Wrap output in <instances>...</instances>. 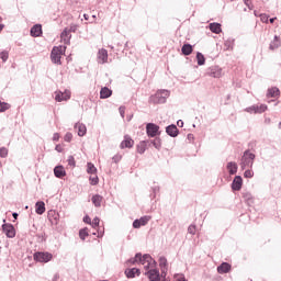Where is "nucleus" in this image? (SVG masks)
<instances>
[{
  "label": "nucleus",
  "mask_w": 281,
  "mask_h": 281,
  "mask_svg": "<svg viewBox=\"0 0 281 281\" xmlns=\"http://www.w3.org/2000/svg\"><path fill=\"white\" fill-rule=\"evenodd\" d=\"M97 63L99 65H106L109 63V52L104 48L98 50Z\"/></svg>",
  "instance_id": "nucleus-7"
},
{
  "label": "nucleus",
  "mask_w": 281,
  "mask_h": 281,
  "mask_svg": "<svg viewBox=\"0 0 281 281\" xmlns=\"http://www.w3.org/2000/svg\"><path fill=\"white\" fill-rule=\"evenodd\" d=\"M196 61L200 67L205 65V56L202 53H196Z\"/></svg>",
  "instance_id": "nucleus-34"
},
{
  "label": "nucleus",
  "mask_w": 281,
  "mask_h": 281,
  "mask_svg": "<svg viewBox=\"0 0 281 281\" xmlns=\"http://www.w3.org/2000/svg\"><path fill=\"white\" fill-rule=\"evenodd\" d=\"M119 111H120L121 117H124V113H125V111H126V108L121 106V108L119 109Z\"/></svg>",
  "instance_id": "nucleus-56"
},
{
  "label": "nucleus",
  "mask_w": 281,
  "mask_h": 281,
  "mask_svg": "<svg viewBox=\"0 0 281 281\" xmlns=\"http://www.w3.org/2000/svg\"><path fill=\"white\" fill-rule=\"evenodd\" d=\"M133 227H134V229H139V227H143L139 220H135L133 222Z\"/></svg>",
  "instance_id": "nucleus-53"
},
{
  "label": "nucleus",
  "mask_w": 281,
  "mask_h": 281,
  "mask_svg": "<svg viewBox=\"0 0 281 281\" xmlns=\"http://www.w3.org/2000/svg\"><path fill=\"white\" fill-rule=\"evenodd\" d=\"M232 271V265L227 262H222L217 267V273L224 274V273H229Z\"/></svg>",
  "instance_id": "nucleus-16"
},
{
  "label": "nucleus",
  "mask_w": 281,
  "mask_h": 281,
  "mask_svg": "<svg viewBox=\"0 0 281 281\" xmlns=\"http://www.w3.org/2000/svg\"><path fill=\"white\" fill-rule=\"evenodd\" d=\"M2 232L5 234L7 238H14V236H16V229L14 228V225L10 223H4L2 225Z\"/></svg>",
  "instance_id": "nucleus-6"
},
{
  "label": "nucleus",
  "mask_w": 281,
  "mask_h": 281,
  "mask_svg": "<svg viewBox=\"0 0 281 281\" xmlns=\"http://www.w3.org/2000/svg\"><path fill=\"white\" fill-rule=\"evenodd\" d=\"M66 49L67 47L65 46H54L50 53L52 63L55 65H61L60 59L63 58V54H65Z\"/></svg>",
  "instance_id": "nucleus-3"
},
{
  "label": "nucleus",
  "mask_w": 281,
  "mask_h": 281,
  "mask_svg": "<svg viewBox=\"0 0 281 281\" xmlns=\"http://www.w3.org/2000/svg\"><path fill=\"white\" fill-rule=\"evenodd\" d=\"M89 181L91 186H98L100 179L98 178V175L94 173V176H90Z\"/></svg>",
  "instance_id": "nucleus-39"
},
{
  "label": "nucleus",
  "mask_w": 281,
  "mask_h": 281,
  "mask_svg": "<svg viewBox=\"0 0 281 281\" xmlns=\"http://www.w3.org/2000/svg\"><path fill=\"white\" fill-rule=\"evenodd\" d=\"M146 133L148 137H157V135H159V125L155 123H148L146 125Z\"/></svg>",
  "instance_id": "nucleus-9"
},
{
  "label": "nucleus",
  "mask_w": 281,
  "mask_h": 281,
  "mask_svg": "<svg viewBox=\"0 0 281 281\" xmlns=\"http://www.w3.org/2000/svg\"><path fill=\"white\" fill-rule=\"evenodd\" d=\"M75 128H77L79 137H85V135H87V125H85V123H76Z\"/></svg>",
  "instance_id": "nucleus-18"
},
{
  "label": "nucleus",
  "mask_w": 281,
  "mask_h": 281,
  "mask_svg": "<svg viewBox=\"0 0 281 281\" xmlns=\"http://www.w3.org/2000/svg\"><path fill=\"white\" fill-rule=\"evenodd\" d=\"M0 58L2 63H8V58H10V53H8V50H2L0 53Z\"/></svg>",
  "instance_id": "nucleus-37"
},
{
  "label": "nucleus",
  "mask_w": 281,
  "mask_h": 281,
  "mask_svg": "<svg viewBox=\"0 0 281 281\" xmlns=\"http://www.w3.org/2000/svg\"><path fill=\"white\" fill-rule=\"evenodd\" d=\"M245 111L247 113H257L256 112V105L248 106V108L245 109Z\"/></svg>",
  "instance_id": "nucleus-52"
},
{
  "label": "nucleus",
  "mask_w": 281,
  "mask_h": 281,
  "mask_svg": "<svg viewBox=\"0 0 281 281\" xmlns=\"http://www.w3.org/2000/svg\"><path fill=\"white\" fill-rule=\"evenodd\" d=\"M255 160L256 154L251 153L249 149L245 150L239 162L241 170H245L246 168H254Z\"/></svg>",
  "instance_id": "nucleus-2"
},
{
  "label": "nucleus",
  "mask_w": 281,
  "mask_h": 281,
  "mask_svg": "<svg viewBox=\"0 0 281 281\" xmlns=\"http://www.w3.org/2000/svg\"><path fill=\"white\" fill-rule=\"evenodd\" d=\"M169 98L170 92L168 90H158L155 94L149 97V102L151 104H166Z\"/></svg>",
  "instance_id": "nucleus-1"
},
{
  "label": "nucleus",
  "mask_w": 281,
  "mask_h": 281,
  "mask_svg": "<svg viewBox=\"0 0 281 281\" xmlns=\"http://www.w3.org/2000/svg\"><path fill=\"white\" fill-rule=\"evenodd\" d=\"M243 196L248 203H251V201H254V195H251V192H245L243 193Z\"/></svg>",
  "instance_id": "nucleus-42"
},
{
  "label": "nucleus",
  "mask_w": 281,
  "mask_h": 281,
  "mask_svg": "<svg viewBox=\"0 0 281 281\" xmlns=\"http://www.w3.org/2000/svg\"><path fill=\"white\" fill-rule=\"evenodd\" d=\"M142 271L138 268H132L125 270L126 278H135L136 276H140Z\"/></svg>",
  "instance_id": "nucleus-21"
},
{
  "label": "nucleus",
  "mask_w": 281,
  "mask_h": 281,
  "mask_svg": "<svg viewBox=\"0 0 281 281\" xmlns=\"http://www.w3.org/2000/svg\"><path fill=\"white\" fill-rule=\"evenodd\" d=\"M112 160L114 161V164H119V161H122V156L115 155L113 156Z\"/></svg>",
  "instance_id": "nucleus-54"
},
{
  "label": "nucleus",
  "mask_w": 281,
  "mask_h": 281,
  "mask_svg": "<svg viewBox=\"0 0 281 281\" xmlns=\"http://www.w3.org/2000/svg\"><path fill=\"white\" fill-rule=\"evenodd\" d=\"M244 177H245V179H252V177H254V170L247 169V170L244 172Z\"/></svg>",
  "instance_id": "nucleus-45"
},
{
  "label": "nucleus",
  "mask_w": 281,
  "mask_h": 281,
  "mask_svg": "<svg viewBox=\"0 0 281 281\" xmlns=\"http://www.w3.org/2000/svg\"><path fill=\"white\" fill-rule=\"evenodd\" d=\"M33 258L36 262H49V260L53 258V255L49 252H35Z\"/></svg>",
  "instance_id": "nucleus-8"
},
{
  "label": "nucleus",
  "mask_w": 281,
  "mask_h": 281,
  "mask_svg": "<svg viewBox=\"0 0 281 281\" xmlns=\"http://www.w3.org/2000/svg\"><path fill=\"white\" fill-rule=\"evenodd\" d=\"M58 139H60V134L55 133V134L53 135V142H58Z\"/></svg>",
  "instance_id": "nucleus-58"
},
{
  "label": "nucleus",
  "mask_w": 281,
  "mask_h": 281,
  "mask_svg": "<svg viewBox=\"0 0 281 281\" xmlns=\"http://www.w3.org/2000/svg\"><path fill=\"white\" fill-rule=\"evenodd\" d=\"M148 221H150V218H148L147 216L140 217L138 220V222H140V225L144 227V225L148 224Z\"/></svg>",
  "instance_id": "nucleus-49"
},
{
  "label": "nucleus",
  "mask_w": 281,
  "mask_h": 281,
  "mask_svg": "<svg viewBox=\"0 0 281 281\" xmlns=\"http://www.w3.org/2000/svg\"><path fill=\"white\" fill-rule=\"evenodd\" d=\"M159 186H155V187H151V193H150V199L151 201H155V199H157V194H159Z\"/></svg>",
  "instance_id": "nucleus-33"
},
{
  "label": "nucleus",
  "mask_w": 281,
  "mask_h": 281,
  "mask_svg": "<svg viewBox=\"0 0 281 281\" xmlns=\"http://www.w3.org/2000/svg\"><path fill=\"white\" fill-rule=\"evenodd\" d=\"M188 234H191V236H194V234H196V226L194 224H191L188 227Z\"/></svg>",
  "instance_id": "nucleus-46"
},
{
  "label": "nucleus",
  "mask_w": 281,
  "mask_h": 281,
  "mask_svg": "<svg viewBox=\"0 0 281 281\" xmlns=\"http://www.w3.org/2000/svg\"><path fill=\"white\" fill-rule=\"evenodd\" d=\"M83 223H88L89 225H91V217H89V215H86L83 217Z\"/></svg>",
  "instance_id": "nucleus-57"
},
{
  "label": "nucleus",
  "mask_w": 281,
  "mask_h": 281,
  "mask_svg": "<svg viewBox=\"0 0 281 281\" xmlns=\"http://www.w3.org/2000/svg\"><path fill=\"white\" fill-rule=\"evenodd\" d=\"M209 29L211 30V32H213V34H221V32H223V30L221 29V23H211L209 25Z\"/></svg>",
  "instance_id": "nucleus-26"
},
{
  "label": "nucleus",
  "mask_w": 281,
  "mask_h": 281,
  "mask_svg": "<svg viewBox=\"0 0 281 281\" xmlns=\"http://www.w3.org/2000/svg\"><path fill=\"white\" fill-rule=\"evenodd\" d=\"M142 261V254L137 252L134 258L130 259L128 262L131 265H137V262Z\"/></svg>",
  "instance_id": "nucleus-35"
},
{
  "label": "nucleus",
  "mask_w": 281,
  "mask_h": 281,
  "mask_svg": "<svg viewBox=\"0 0 281 281\" xmlns=\"http://www.w3.org/2000/svg\"><path fill=\"white\" fill-rule=\"evenodd\" d=\"M256 113H265L267 111V104L255 105Z\"/></svg>",
  "instance_id": "nucleus-40"
},
{
  "label": "nucleus",
  "mask_w": 281,
  "mask_h": 281,
  "mask_svg": "<svg viewBox=\"0 0 281 281\" xmlns=\"http://www.w3.org/2000/svg\"><path fill=\"white\" fill-rule=\"evenodd\" d=\"M259 16H260V21L262 23H269V15L268 14L262 13Z\"/></svg>",
  "instance_id": "nucleus-51"
},
{
  "label": "nucleus",
  "mask_w": 281,
  "mask_h": 281,
  "mask_svg": "<svg viewBox=\"0 0 281 281\" xmlns=\"http://www.w3.org/2000/svg\"><path fill=\"white\" fill-rule=\"evenodd\" d=\"M276 19H277V18H272V19L269 20V22H270V23H274Z\"/></svg>",
  "instance_id": "nucleus-64"
},
{
  "label": "nucleus",
  "mask_w": 281,
  "mask_h": 281,
  "mask_svg": "<svg viewBox=\"0 0 281 281\" xmlns=\"http://www.w3.org/2000/svg\"><path fill=\"white\" fill-rule=\"evenodd\" d=\"M166 133L167 135H169V137H177L179 135V128L177 127V125L171 124L166 127Z\"/></svg>",
  "instance_id": "nucleus-15"
},
{
  "label": "nucleus",
  "mask_w": 281,
  "mask_h": 281,
  "mask_svg": "<svg viewBox=\"0 0 281 281\" xmlns=\"http://www.w3.org/2000/svg\"><path fill=\"white\" fill-rule=\"evenodd\" d=\"M60 38H61L63 43H65V45H69V43H71V33L69 32V29H65L61 32Z\"/></svg>",
  "instance_id": "nucleus-17"
},
{
  "label": "nucleus",
  "mask_w": 281,
  "mask_h": 281,
  "mask_svg": "<svg viewBox=\"0 0 281 281\" xmlns=\"http://www.w3.org/2000/svg\"><path fill=\"white\" fill-rule=\"evenodd\" d=\"M87 172L88 175H97L98 168H95V165H93V162L87 164Z\"/></svg>",
  "instance_id": "nucleus-31"
},
{
  "label": "nucleus",
  "mask_w": 281,
  "mask_h": 281,
  "mask_svg": "<svg viewBox=\"0 0 281 281\" xmlns=\"http://www.w3.org/2000/svg\"><path fill=\"white\" fill-rule=\"evenodd\" d=\"M146 148H147V142L146 140H142L137 145V153H139V155H144L146 153Z\"/></svg>",
  "instance_id": "nucleus-30"
},
{
  "label": "nucleus",
  "mask_w": 281,
  "mask_h": 281,
  "mask_svg": "<svg viewBox=\"0 0 281 281\" xmlns=\"http://www.w3.org/2000/svg\"><path fill=\"white\" fill-rule=\"evenodd\" d=\"M151 144L157 150L161 149V138H155L151 140Z\"/></svg>",
  "instance_id": "nucleus-38"
},
{
  "label": "nucleus",
  "mask_w": 281,
  "mask_h": 281,
  "mask_svg": "<svg viewBox=\"0 0 281 281\" xmlns=\"http://www.w3.org/2000/svg\"><path fill=\"white\" fill-rule=\"evenodd\" d=\"M173 280L175 281H188V279H186V276L182 273H177L173 276Z\"/></svg>",
  "instance_id": "nucleus-44"
},
{
  "label": "nucleus",
  "mask_w": 281,
  "mask_h": 281,
  "mask_svg": "<svg viewBox=\"0 0 281 281\" xmlns=\"http://www.w3.org/2000/svg\"><path fill=\"white\" fill-rule=\"evenodd\" d=\"M48 218H49L52 225H56L60 218V215L56 211H49Z\"/></svg>",
  "instance_id": "nucleus-23"
},
{
  "label": "nucleus",
  "mask_w": 281,
  "mask_h": 281,
  "mask_svg": "<svg viewBox=\"0 0 281 281\" xmlns=\"http://www.w3.org/2000/svg\"><path fill=\"white\" fill-rule=\"evenodd\" d=\"M207 75L211 76V78H221V76H223V69L218 66H212L209 68Z\"/></svg>",
  "instance_id": "nucleus-11"
},
{
  "label": "nucleus",
  "mask_w": 281,
  "mask_h": 281,
  "mask_svg": "<svg viewBox=\"0 0 281 281\" xmlns=\"http://www.w3.org/2000/svg\"><path fill=\"white\" fill-rule=\"evenodd\" d=\"M232 190L234 192H239V190H243V177L236 176L232 182Z\"/></svg>",
  "instance_id": "nucleus-12"
},
{
  "label": "nucleus",
  "mask_w": 281,
  "mask_h": 281,
  "mask_svg": "<svg viewBox=\"0 0 281 281\" xmlns=\"http://www.w3.org/2000/svg\"><path fill=\"white\" fill-rule=\"evenodd\" d=\"M145 276L149 279V281H161V277L159 276V270L151 269L145 272Z\"/></svg>",
  "instance_id": "nucleus-13"
},
{
  "label": "nucleus",
  "mask_w": 281,
  "mask_h": 281,
  "mask_svg": "<svg viewBox=\"0 0 281 281\" xmlns=\"http://www.w3.org/2000/svg\"><path fill=\"white\" fill-rule=\"evenodd\" d=\"M54 175L57 177V179H63V177L67 176V171H65V167L57 166L54 168Z\"/></svg>",
  "instance_id": "nucleus-19"
},
{
  "label": "nucleus",
  "mask_w": 281,
  "mask_h": 281,
  "mask_svg": "<svg viewBox=\"0 0 281 281\" xmlns=\"http://www.w3.org/2000/svg\"><path fill=\"white\" fill-rule=\"evenodd\" d=\"M226 169L228 170L229 175H236V172H238V164L229 161L226 165Z\"/></svg>",
  "instance_id": "nucleus-22"
},
{
  "label": "nucleus",
  "mask_w": 281,
  "mask_h": 281,
  "mask_svg": "<svg viewBox=\"0 0 281 281\" xmlns=\"http://www.w3.org/2000/svg\"><path fill=\"white\" fill-rule=\"evenodd\" d=\"M181 52L184 56H190V54H192V45L184 44L181 48Z\"/></svg>",
  "instance_id": "nucleus-32"
},
{
  "label": "nucleus",
  "mask_w": 281,
  "mask_h": 281,
  "mask_svg": "<svg viewBox=\"0 0 281 281\" xmlns=\"http://www.w3.org/2000/svg\"><path fill=\"white\" fill-rule=\"evenodd\" d=\"M111 95H113V91L106 87L101 88L100 91V98L101 100H106V98H111Z\"/></svg>",
  "instance_id": "nucleus-24"
},
{
  "label": "nucleus",
  "mask_w": 281,
  "mask_h": 281,
  "mask_svg": "<svg viewBox=\"0 0 281 281\" xmlns=\"http://www.w3.org/2000/svg\"><path fill=\"white\" fill-rule=\"evenodd\" d=\"M87 236H89V229L88 228H82L79 231V237L81 240H86Z\"/></svg>",
  "instance_id": "nucleus-36"
},
{
  "label": "nucleus",
  "mask_w": 281,
  "mask_h": 281,
  "mask_svg": "<svg viewBox=\"0 0 281 281\" xmlns=\"http://www.w3.org/2000/svg\"><path fill=\"white\" fill-rule=\"evenodd\" d=\"M67 161L68 166H71V168H76V159L74 158V156H69Z\"/></svg>",
  "instance_id": "nucleus-48"
},
{
  "label": "nucleus",
  "mask_w": 281,
  "mask_h": 281,
  "mask_svg": "<svg viewBox=\"0 0 281 281\" xmlns=\"http://www.w3.org/2000/svg\"><path fill=\"white\" fill-rule=\"evenodd\" d=\"M90 225H92L93 229H98L100 227V217H94Z\"/></svg>",
  "instance_id": "nucleus-43"
},
{
  "label": "nucleus",
  "mask_w": 281,
  "mask_h": 281,
  "mask_svg": "<svg viewBox=\"0 0 281 281\" xmlns=\"http://www.w3.org/2000/svg\"><path fill=\"white\" fill-rule=\"evenodd\" d=\"M0 157L2 159H5V157H8V148H5V147L0 148Z\"/></svg>",
  "instance_id": "nucleus-47"
},
{
  "label": "nucleus",
  "mask_w": 281,
  "mask_h": 281,
  "mask_svg": "<svg viewBox=\"0 0 281 281\" xmlns=\"http://www.w3.org/2000/svg\"><path fill=\"white\" fill-rule=\"evenodd\" d=\"M43 34V26H41V24H35L32 29H31V36L33 37H38Z\"/></svg>",
  "instance_id": "nucleus-20"
},
{
  "label": "nucleus",
  "mask_w": 281,
  "mask_h": 281,
  "mask_svg": "<svg viewBox=\"0 0 281 281\" xmlns=\"http://www.w3.org/2000/svg\"><path fill=\"white\" fill-rule=\"evenodd\" d=\"M71 139H74V134H71L70 132H67L66 135L64 136V140L71 142Z\"/></svg>",
  "instance_id": "nucleus-50"
},
{
  "label": "nucleus",
  "mask_w": 281,
  "mask_h": 281,
  "mask_svg": "<svg viewBox=\"0 0 281 281\" xmlns=\"http://www.w3.org/2000/svg\"><path fill=\"white\" fill-rule=\"evenodd\" d=\"M92 203L94 207H101L102 206V195L95 194L92 196Z\"/></svg>",
  "instance_id": "nucleus-29"
},
{
  "label": "nucleus",
  "mask_w": 281,
  "mask_h": 281,
  "mask_svg": "<svg viewBox=\"0 0 281 281\" xmlns=\"http://www.w3.org/2000/svg\"><path fill=\"white\" fill-rule=\"evenodd\" d=\"M178 126H183V121L182 120L178 121Z\"/></svg>",
  "instance_id": "nucleus-62"
},
{
  "label": "nucleus",
  "mask_w": 281,
  "mask_h": 281,
  "mask_svg": "<svg viewBox=\"0 0 281 281\" xmlns=\"http://www.w3.org/2000/svg\"><path fill=\"white\" fill-rule=\"evenodd\" d=\"M10 109V104L0 101V113H5Z\"/></svg>",
  "instance_id": "nucleus-41"
},
{
  "label": "nucleus",
  "mask_w": 281,
  "mask_h": 281,
  "mask_svg": "<svg viewBox=\"0 0 281 281\" xmlns=\"http://www.w3.org/2000/svg\"><path fill=\"white\" fill-rule=\"evenodd\" d=\"M35 212L36 214H45V202L40 201L35 204Z\"/></svg>",
  "instance_id": "nucleus-27"
},
{
  "label": "nucleus",
  "mask_w": 281,
  "mask_h": 281,
  "mask_svg": "<svg viewBox=\"0 0 281 281\" xmlns=\"http://www.w3.org/2000/svg\"><path fill=\"white\" fill-rule=\"evenodd\" d=\"M98 238H102L104 236V231H98Z\"/></svg>",
  "instance_id": "nucleus-61"
},
{
  "label": "nucleus",
  "mask_w": 281,
  "mask_h": 281,
  "mask_svg": "<svg viewBox=\"0 0 281 281\" xmlns=\"http://www.w3.org/2000/svg\"><path fill=\"white\" fill-rule=\"evenodd\" d=\"M245 5L251 10V0H244Z\"/></svg>",
  "instance_id": "nucleus-59"
},
{
  "label": "nucleus",
  "mask_w": 281,
  "mask_h": 281,
  "mask_svg": "<svg viewBox=\"0 0 281 281\" xmlns=\"http://www.w3.org/2000/svg\"><path fill=\"white\" fill-rule=\"evenodd\" d=\"M71 98V91L69 90H57L55 91V100L56 102H67Z\"/></svg>",
  "instance_id": "nucleus-5"
},
{
  "label": "nucleus",
  "mask_w": 281,
  "mask_h": 281,
  "mask_svg": "<svg viewBox=\"0 0 281 281\" xmlns=\"http://www.w3.org/2000/svg\"><path fill=\"white\" fill-rule=\"evenodd\" d=\"M83 18L86 21H89V15L88 14H83Z\"/></svg>",
  "instance_id": "nucleus-63"
},
{
  "label": "nucleus",
  "mask_w": 281,
  "mask_h": 281,
  "mask_svg": "<svg viewBox=\"0 0 281 281\" xmlns=\"http://www.w3.org/2000/svg\"><path fill=\"white\" fill-rule=\"evenodd\" d=\"M135 142L131 138V136L125 135L124 136V140H122L120 148L124 149V148H133Z\"/></svg>",
  "instance_id": "nucleus-14"
},
{
  "label": "nucleus",
  "mask_w": 281,
  "mask_h": 281,
  "mask_svg": "<svg viewBox=\"0 0 281 281\" xmlns=\"http://www.w3.org/2000/svg\"><path fill=\"white\" fill-rule=\"evenodd\" d=\"M78 30V25L71 24L70 27L68 29V32L71 34V32H76Z\"/></svg>",
  "instance_id": "nucleus-55"
},
{
  "label": "nucleus",
  "mask_w": 281,
  "mask_h": 281,
  "mask_svg": "<svg viewBox=\"0 0 281 281\" xmlns=\"http://www.w3.org/2000/svg\"><path fill=\"white\" fill-rule=\"evenodd\" d=\"M267 95H268V98H278V95H280V89H278L276 87L270 88V89H268Z\"/></svg>",
  "instance_id": "nucleus-28"
},
{
  "label": "nucleus",
  "mask_w": 281,
  "mask_h": 281,
  "mask_svg": "<svg viewBox=\"0 0 281 281\" xmlns=\"http://www.w3.org/2000/svg\"><path fill=\"white\" fill-rule=\"evenodd\" d=\"M281 46V40L280 36L276 35L273 37V41L270 42L269 49L273 52V49H278V47Z\"/></svg>",
  "instance_id": "nucleus-25"
},
{
  "label": "nucleus",
  "mask_w": 281,
  "mask_h": 281,
  "mask_svg": "<svg viewBox=\"0 0 281 281\" xmlns=\"http://www.w3.org/2000/svg\"><path fill=\"white\" fill-rule=\"evenodd\" d=\"M158 262L161 270V277L166 278V276H168V259L161 256L159 257Z\"/></svg>",
  "instance_id": "nucleus-10"
},
{
  "label": "nucleus",
  "mask_w": 281,
  "mask_h": 281,
  "mask_svg": "<svg viewBox=\"0 0 281 281\" xmlns=\"http://www.w3.org/2000/svg\"><path fill=\"white\" fill-rule=\"evenodd\" d=\"M139 265H143L145 271L157 269V261L150 255H143Z\"/></svg>",
  "instance_id": "nucleus-4"
},
{
  "label": "nucleus",
  "mask_w": 281,
  "mask_h": 281,
  "mask_svg": "<svg viewBox=\"0 0 281 281\" xmlns=\"http://www.w3.org/2000/svg\"><path fill=\"white\" fill-rule=\"evenodd\" d=\"M58 280H60V274L55 273L53 277V281H58Z\"/></svg>",
  "instance_id": "nucleus-60"
}]
</instances>
